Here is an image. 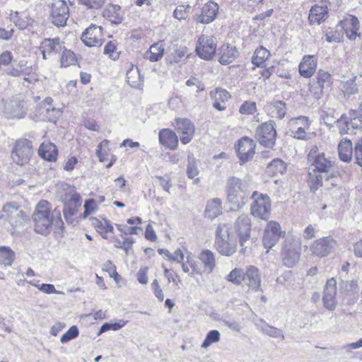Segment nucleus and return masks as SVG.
<instances>
[{
    "label": "nucleus",
    "mask_w": 362,
    "mask_h": 362,
    "mask_svg": "<svg viewBox=\"0 0 362 362\" xmlns=\"http://www.w3.org/2000/svg\"><path fill=\"white\" fill-rule=\"evenodd\" d=\"M226 193L230 209L236 211L248 202L250 192L246 182L240 178L230 177L227 181Z\"/></svg>",
    "instance_id": "f257e3e1"
},
{
    "label": "nucleus",
    "mask_w": 362,
    "mask_h": 362,
    "mask_svg": "<svg viewBox=\"0 0 362 362\" xmlns=\"http://www.w3.org/2000/svg\"><path fill=\"white\" fill-rule=\"evenodd\" d=\"M214 247L218 252L226 257H230L237 250V239L231 233L230 227L226 223L217 226L215 232Z\"/></svg>",
    "instance_id": "f03ea898"
},
{
    "label": "nucleus",
    "mask_w": 362,
    "mask_h": 362,
    "mask_svg": "<svg viewBox=\"0 0 362 362\" xmlns=\"http://www.w3.org/2000/svg\"><path fill=\"white\" fill-rule=\"evenodd\" d=\"M33 218L37 233H49L54 221L50 204L46 200H41L36 206Z\"/></svg>",
    "instance_id": "7ed1b4c3"
},
{
    "label": "nucleus",
    "mask_w": 362,
    "mask_h": 362,
    "mask_svg": "<svg viewBox=\"0 0 362 362\" xmlns=\"http://www.w3.org/2000/svg\"><path fill=\"white\" fill-rule=\"evenodd\" d=\"M282 262L288 268L296 266L301 256V241L294 235H288L281 245Z\"/></svg>",
    "instance_id": "20e7f679"
},
{
    "label": "nucleus",
    "mask_w": 362,
    "mask_h": 362,
    "mask_svg": "<svg viewBox=\"0 0 362 362\" xmlns=\"http://www.w3.org/2000/svg\"><path fill=\"white\" fill-rule=\"evenodd\" d=\"M49 8L50 21L57 27H64L69 17V8L65 0H51L46 3Z\"/></svg>",
    "instance_id": "39448f33"
},
{
    "label": "nucleus",
    "mask_w": 362,
    "mask_h": 362,
    "mask_svg": "<svg viewBox=\"0 0 362 362\" xmlns=\"http://www.w3.org/2000/svg\"><path fill=\"white\" fill-rule=\"evenodd\" d=\"M251 199L253 200L251 204V214L260 219H268L271 210L269 197L255 191L252 193Z\"/></svg>",
    "instance_id": "423d86ee"
},
{
    "label": "nucleus",
    "mask_w": 362,
    "mask_h": 362,
    "mask_svg": "<svg viewBox=\"0 0 362 362\" xmlns=\"http://www.w3.org/2000/svg\"><path fill=\"white\" fill-rule=\"evenodd\" d=\"M33 153L32 141L21 139L16 141L11 156L14 163L23 165L29 162Z\"/></svg>",
    "instance_id": "0eeeda50"
},
{
    "label": "nucleus",
    "mask_w": 362,
    "mask_h": 362,
    "mask_svg": "<svg viewBox=\"0 0 362 362\" xmlns=\"http://www.w3.org/2000/svg\"><path fill=\"white\" fill-rule=\"evenodd\" d=\"M308 158L310 161H313V165H315L317 171L325 173L326 181L338 176V172L328 174L329 169L332 167V162L325 157L324 153H318L316 146L311 148Z\"/></svg>",
    "instance_id": "6e6552de"
},
{
    "label": "nucleus",
    "mask_w": 362,
    "mask_h": 362,
    "mask_svg": "<svg viewBox=\"0 0 362 362\" xmlns=\"http://www.w3.org/2000/svg\"><path fill=\"white\" fill-rule=\"evenodd\" d=\"M235 229L239 237V243L241 247L240 252L245 255L248 252L247 247L245 243L249 240L251 231L250 218L247 215L242 214L235 223Z\"/></svg>",
    "instance_id": "1a4fd4ad"
},
{
    "label": "nucleus",
    "mask_w": 362,
    "mask_h": 362,
    "mask_svg": "<svg viewBox=\"0 0 362 362\" xmlns=\"http://www.w3.org/2000/svg\"><path fill=\"white\" fill-rule=\"evenodd\" d=\"M216 50V39L213 36L202 35L196 47L197 54L203 59L209 60Z\"/></svg>",
    "instance_id": "9d476101"
},
{
    "label": "nucleus",
    "mask_w": 362,
    "mask_h": 362,
    "mask_svg": "<svg viewBox=\"0 0 362 362\" xmlns=\"http://www.w3.org/2000/svg\"><path fill=\"white\" fill-rule=\"evenodd\" d=\"M276 135L274 122L270 120L257 128L255 137L261 145L272 147L275 143Z\"/></svg>",
    "instance_id": "9b49d317"
},
{
    "label": "nucleus",
    "mask_w": 362,
    "mask_h": 362,
    "mask_svg": "<svg viewBox=\"0 0 362 362\" xmlns=\"http://www.w3.org/2000/svg\"><path fill=\"white\" fill-rule=\"evenodd\" d=\"M0 217L8 221L13 228L21 226L23 221L26 219V216L23 210L11 203L4 206Z\"/></svg>",
    "instance_id": "f8f14e48"
},
{
    "label": "nucleus",
    "mask_w": 362,
    "mask_h": 362,
    "mask_svg": "<svg viewBox=\"0 0 362 362\" xmlns=\"http://www.w3.org/2000/svg\"><path fill=\"white\" fill-rule=\"evenodd\" d=\"M64 42L59 37L44 39L39 47L42 54V59L46 60L60 54Z\"/></svg>",
    "instance_id": "ddd939ff"
},
{
    "label": "nucleus",
    "mask_w": 362,
    "mask_h": 362,
    "mask_svg": "<svg viewBox=\"0 0 362 362\" xmlns=\"http://www.w3.org/2000/svg\"><path fill=\"white\" fill-rule=\"evenodd\" d=\"M27 107L23 100L9 99L4 103V114L9 119H21L25 117Z\"/></svg>",
    "instance_id": "4468645a"
},
{
    "label": "nucleus",
    "mask_w": 362,
    "mask_h": 362,
    "mask_svg": "<svg viewBox=\"0 0 362 362\" xmlns=\"http://www.w3.org/2000/svg\"><path fill=\"white\" fill-rule=\"evenodd\" d=\"M310 122L308 117L305 116L293 117L288 122V126L292 136L300 140L307 139L305 131L310 128Z\"/></svg>",
    "instance_id": "2eb2a0df"
},
{
    "label": "nucleus",
    "mask_w": 362,
    "mask_h": 362,
    "mask_svg": "<svg viewBox=\"0 0 362 362\" xmlns=\"http://www.w3.org/2000/svg\"><path fill=\"white\" fill-rule=\"evenodd\" d=\"M283 234L284 232L281 230V228L277 222L269 221L264 229L262 238L264 247L271 249L276 244Z\"/></svg>",
    "instance_id": "dca6fc26"
},
{
    "label": "nucleus",
    "mask_w": 362,
    "mask_h": 362,
    "mask_svg": "<svg viewBox=\"0 0 362 362\" xmlns=\"http://www.w3.org/2000/svg\"><path fill=\"white\" fill-rule=\"evenodd\" d=\"M337 246V241L328 236L315 240L310 246V250L317 256L325 257L333 252Z\"/></svg>",
    "instance_id": "f3484780"
},
{
    "label": "nucleus",
    "mask_w": 362,
    "mask_h": 362,
    "mask_svg": "<svg viewBox=\"0 0 362 362\" xmlns=\"http://www.w3.org/2000/svg\"><path fill=\"white\" fill-rule=\"evenodd\" d=\"M344 30L345 35L350 40H354L362 34L358 33L360 23L358 19L351 14H346L338 24Z\"/></svg>",
    "instance_id": "a211bd4d"
},
{
    "label": "nucleus",
    "mask_w": 362,
    "mask_h": 362,
    "mask_svg": "<svg viewBox=\"0 0 362 362\" xmlns=\"http://www.w3.org/2000/svg\"><path fill=\"white\" fill-rule=\"evenodd\" d=\"M337 281L334 278L327 280L322 296V303L324 307L330 310H334L337 305Z\"/></svg>",
    "instance_id": "6ab92c4d"
},
{
    "label": "nucleus",
    "mask_w": 362,
    "mask_h": 362,
    "mask_svg": "<svg viewBox=\"0 0 362 362\" xmlns=\"http://www.w3.org/2000/svg\"><path fill=\"white\" fill-rule=\"evenodd\" d=\"M102 27L90 25L83 33L81 40L88 47H99L102 45Z\"/></svg>",
    "instance_id": "aec40b11"
},
{
    "label": "nucleus",
    "mask_w": 362,
    "mask_h": 362,
    "mask_svg": "<svg viewBox=\"0 0 362 362\" xmlns=\"http://www.w3.org/2000/svg\"><path fill=\"white\" fill-rule=\"evenodd\" d=\"M255 144L252 139L248 137L242 138L238 144L237 154L241 164L251 160L255 154Z\"/></svg>",
    "instance_id": "412c9836"
},
{
    "label": "nucleus",
    "mask_w": 362,
    "mask_h": 362,
    "mask_svg": "<svg viewBox=\"0 0 362 362\" xmlns=\"http://www.w3.org/2000/svg\"><path fill=\"white\" fill-rule=\"evenodd\" d=\"M337 122L341 134H356V130L362 129L361 119L348 117L346 115H342Z\"/></svg>",
    "instance_id": "4be33fe9"
},
{
    "label": "nucleus",
    "mask_w": 362,
    "mask_h": 362,
    "mask_svg": "<svg viewBox=\"0 0 362 362\" xmlns=\"http://www.w3.org/2000/svg\"><path fill=\"white\" fill-rule=\"evenodd\" d=\"M175 128L177 132L182 134L180 141L182 144L189 143L194 134V125L188 119L178 118L175 120Z\"/></svg>",
    "instance_id": "5701e85b"
},
{
    "label": "nucleus",
    "mask_w": 362,
    "mask_h": 362,
    "mask_svg": "<svg viewBox=\"0 0 362 362\" xmlns=\"http://www.w3.org/2000/svg\"><path fill=\"white\" fill-rule=\"evenodd\" d=\"M219 6L214 1H209L202 8L201 14L199 15L196 21L202 24H208L214 21L216 17Z\"/></svg>",
    "instance_id": "b1692460"
},
{
    "label": "nucleus",
    "mask_w": 362,
    "mask_h": 362,
    "mask_svg": "<svg viewBox=\"0 0 362 362\" xmlns=\"http://www.w3.org/2000/svg\"><path fill=\"white\" fill-rule=\"evenodd\" d=\"M317 59L315 55H305L298 66L299 74L304 78H309L316 71Z\"/></svg>",
    "instance_id": "393cba45"
},
{
    "label": "nucleus",
    "mask_w": 362,
    "mask_h": 362,
    "mask_svg": "<svg viewBox=\"0 0 362 362\" xmlns=\"http://www.w3.org/2000/svg\"><path fill=\"white\" fill-rule=\"evenodd\" d=\"M243 281L252 289L257 291L260 288L261 279L259 270L254 266H250L244 272Z\"/></svg>",
    "instance_id": "a878e982"
},
{
    "label": "nucleus",
    "mask_w": 362,
    "mask_h": 362,
    "mask_svg": "<svg viewBox=\"0 0 362 362\" xmlns=\"http://www.w3.org/2000/svg\"><path fill=\"white\" fill-rule=\"evenodd\" d=\"M159 142L165 148L175 150L178 145V138L176 134L169 129H163L159 132Z\"/></svg>",
    "instance_id": "bb28decb"
},
{
    "label": "nucleus",
    "mask_w": 362,
    "mask_h": 362,
    "mask_svg": "<svg viewBox=\"0 0 362 362\" xmlns=\"http://www.w3.org/2000/svg\"><path fill=\"white\" fill-rule=\"evenodd\" d=\"M103 16L112 23L119 24L123 21L124 12L119 5L108 4L103 11Z\"/></svg>",
    "instance_id": "cd10ccee"
},
{
    "label": "nucleus",
    "mask_w": 362,
    "mask_h": 362,
    "mask_svg": "<svg viewBox=\"0 0 362 362\" xmlns=\"http://www.w3.org/2000/svg\"><path fill=\"white\" fill-rule=\"evenodd\" d=\"M198 259L203 267L202 273L210 274L214 271L216 265V261L213 252L209 250H204L199 253Z\"/></svg>",
    "instance_id": "c85d7f7f"
},
{
    "label": "nucleus",
    "mask_w": 362,
    "mask_h": 362,
    "mask_svg": "<svg viewBox=\"0 0 362 362\" xmlns=\"http://www.w3.org/2000/svg\"><path fill=\"white\" fill-rule=\"evenodd\" d=\"M11 21L21 30H24L32 24L33 20L28 11H13L9 14Z\"/></svg>",
    "instance_id": "c756f323"
},
{
    "label": "nucleus",
    "mask_w": 362,
    "mask_h": 362,
    "mask_svg": "<svg viewBox=\"0 0 362 362\" xmlns=\"http://www.w3.org/2000/svg\"><path fill=\"white\" fill-rule=\"evenodd\" d=\"M328 17V8L327 6L314 5L310 10L308 16L309 22L311 24L320 25Z\"/></svg>",
    "instance_id": "7c9ffc66"
},
{
    "label": "nucleus",
    "mask_w": 362,
    "mask_h": 362,
    "mask_svg": "<svg viewBox=\"0 0 362 362\" xmlns=\"http://www.w3.org/2000/svg\"><path fill=\"white\" fill-rule=\"evenodd\" d=\"M39 156L48 161H56L58 156V149L54 144L50 141L42 143L38 149Z\"/></svg>",
    "instance_id": "2f4dec72"
},
{
    "label": "nucleus",
    "mask_w": 362,
    "mask_h": 362,
    "mask_svg": "<svg viewBox=\"0 0 362 362\" xmlns=\"http://www.w3.org/2000/svg\"><path fill=\"white\" fill-rule=\"evenodd\" d=\"M218 61L221 64L231 63L237 57L238 51L234 46L226 44L223 45L219 49Z\"/></svg>",
    "instance_id": "473e14b6"
},
{
    "label": "nucleus",
    "mask_w": 362,
    "mask_h": 362,
    "mask_svg": "<svg viewBox=\"0 0 362 362\" xmlns=\"http://www.w3.org/2000/svg\"><path fill=\"white\" fill-rule=\"evenodd\" d=\"M164 51L165 43L163 41H158L153 44L145 52L144 58L153 62H158L163 57Z\"/></svg>",
    "instance_id": "72a5a7b5"
},
{
    "label": "nucleus",
    "mask_w": 362,
    "mask_h": 362,
    "mask_svg": "<svg viewBox=\"0 0 362 362\" xmlns=\"http://www.w3.org/2000/svg\"><path fill=\"white\" fill-rule=\"evenodd\" d=\"M222 212V202L218 198H214L209 200L206 203L204 211L205 217L214 219Z\"/></svg>",
    "instance_id": "f704fd0d"
},
{
    "label": "nucleus",
    "mask_w": 362,
    "mask_h": 362,
    "mask_svg": "<svg viewBox=\"0 0 362 362\" xmlns=\"http://www.w3.org/2000/svg\"><path fill=\"white\" fill-rule=\"evenodd\" d=\"M127 82L134 88L140 89L144 84V79L140 74L137 66L132 65L131 68L127 71Z\"/></svg>",
    "instance_id": "c9c22d12"
},
{
    "label": "nucleus",
    "mask_w": 362,
    "mask_h": 362,
    "mask_svg": "<svg viewBox=\"0 0 362 362\" xmlns=\"http://www.w3.org/2000/svg\"><path fill=\"white\" fill-rule=\"evenodd\" d=\"M335 109L332 106L330 101H326L321 107L320 118L327 126H331L336 122Z\"/></svg>",
    "instance_id": "e433bc0d"
},
{
    "label": "nucleus",
    "mask_w": 362,
    "mask_h": 362,
    "mask_svg": "<svg viewBox=\"0 0 362 362\" xmlns=\"http://www.w3.org/2000/svg\"><path fill=\"white\" fill-rule=\"evenodd\" d=\"M266 108L272 117L279 119L284 118L286 112V103L281 100L271 102Z\"/></svg>",
    "instance_id": "4c0bfd02"
},
{
    "label": "nucleus",
    "mask_w": 362,
    "mask_h": 362,
    "mask_svg": "<svg viewBox=\"0 0 362 362\" xmlns=\"http://www.w3.org/2000/svg\"><path fill=\"white\" fill-rule=\"evenodd\" d=\"M286 170V163L281 159H274L266 168L267 173L272 177L283 175Z\"/></svg>",
    "instance_id": "58836bf2"
},
{
    "label": "nucleus",
    "mask_w": 362,
    "mask_h": 362,
    "mask_svg": "<svg viewBox=\"0 0 362 362\" xmlns=\"http://www.w3.org/2000/svg\"><path fill=\"white\" fill-rule=\"evenodd\" d=\"M338 152L340 159L344 162H349L352 158L353 148L350 140L341 141L338 145Z\"/></svg>",
    "instance_id": "ea45409f"
},
{
    "label": "nucleus",
    "mask_w": 362,
    "mask_h": 362,
    "mask_svg": "<svg viewBox=\"0 0 362 362\" xmlns=\"http://www.w3.org/2000/svg\"><path fill=\"white\" fill-rule=\"evenodd\" d=\"M66 206L78 208L81 205V197L74 187H69L65 194Z\"/></svg>",
    "instance_id": "a19ab883"
},
{
    "label": "nucleus",
    "mask_w": 362,
    "mask_h": 362,
    "mask_svg": "<svg viewBox=\"0 0 362 362\" xmlns=\"http://www.w3.org/2000/svg\"><path fill=\"white\" fill-rule=\"evenodd\" d=\"M60 54V62L62 66L67 67L76 64L77 59L76 54L71 49H68L64 46Z\"/></svg>",
    "instance_id": "79ce46f5"
},
{
    "label": "nucleus",
    "mask_w": 362,
    "mask_h": 362,
    "mask_svg": "<svg viewBox=\"0 0 362 362\" xmlns=\"http://www.w3.org/2000/svg\"><path fill=\"white\" fill-rule=\"evenodd\" d=\"M270 56L269 51L265 47L260 46L257 48L252 57V62L257 66H259L264 64V62Z\"/></svg>",
    "instance_id": "37998d69"
},
{
    "label": "nucleus",
    "mask_w": 362,
    "mask_h": 362,
    "mask_svg": "<svg viewBox=\"0 0 362 362\" xmlns=\"http://www.w3.org/2000/svg\"><path fill=\"white\" fill-rule=\"evenodd\" d=\"M15 259L14 252L8 247H0V264L11 266Z\"/></svg>",
    "instance_id": "c03bdc74"
},
{
    "label": "nucleus",
    "mask_w": 362,
    "mask_h": 362,
    "mask_svg": "<svg viewBox=\"0 0 362 362\" xmlns=\"http://www.w3.org/2000/svg\"><path fill=\"white\" fill-rule=\"evenodd\" d=\"M356 77H353L346 81L341 82V90L345 98H349L351 95L358 93V87L356 83Z\"/></svg>",
    "instance_id": "a18cd8bd"
},
{
    "label": "nucleus",
    "mask_w": 362,
    "mask_h": 362,
    "mask_svg": "<svg viewBox=\"0 0 362 362\" xmlns=\"http://www.w3.org/2000/svg\"><path fill=\"white\" fill-rule=\"evenodd\" d=\"M316 79V85L319 86L320 87L324 89H327L330 88L332 84L331 74L329 72L322 69L319 70V71L317 72Z\"/></svg>",
    "instance_id": "49530a36"
},
{
    "label": "nucleus",
    "mask_w": 362,
    "mask_h": 362,
    "mask_svg": "<svg viewBox=\"0 0 362 362\" xmlns=\"http://www.w3.org/2000/svg\"><path fill=\"white\" fill-rule=\"evenodd\" d=\"M92 226L96 229L99 233H104L105 232H112L113 226L110 221L107 219H103V221L96 218H92Z\"/></svg>",
    "instance_id": "de8ad7c7"
},
{
    "label": "nucleus",
    "mask_w": 362,
    "mask_h": 362,
    "mask_svg": "<svg viewBox=\"0 0 362 362\" xmlns=\"http://www.w3.org/2000/svg\"><path fill=\"white\" fill-rule=\"evenodd\" d=\"M197 160L194 155L189 153L187 156V175L189 179H193L199 175Z\"/></svg>",
    "instance_id": "09e8293b"
},
{
    "label": "nucleus",
    "mask_w": 362,
    "mask_h": 362,
    "mask_svg": "<svg viewBox=\"0 0 362 362\" xmlns=\"http://www.w3.org/2000/svg\"><path fill=\"white\" fill-rule=\"evenodd\" d=\"M262 333L274 338H284L282 331L276 327L270 326L269 325L263 322V325L259 327Z\"/></svg>",
    "instance_id": "8fccbe9b"
},
{
    "label": "nucleus",
    "mask_w": 362,
    "mask_h": 362,
    "mask_svg": "<svg viewBox=\"0 0 362 362\" xmlns=\"http://www.w3.org/2000/svg\"><path fill=\"white\" fill-rule=\"evenodd\" d=\"M244 279V272L243 269L239 268L233 269L226 276V279L235 284L240 285L243 281Z\"/></svg>",
    "instance_id": "3c124183"
},
{
    "label": "nucleus",
    "mask_w": 362,
    "mask_h": 362,
    "mask_svg": "<svg viewBox=\"0 0 362 362\" xmlns=\"http://www.w3.org/2000/svg\"><path fill=\"white\" fill-rule=\"evenodd\" d=\"M184 257L185 256L182 250L180 249H177L173 253H171L170 261L181 263L183 272L185 273H189L190 269H189L188 266L185 262H183Z\"/></svg>",
    "instance_id": "603ef678"
},
{
    "label": "nucleus",
    "mask_w": 362,
    "mask_h": 362,
    "mask_svg": "<svg viewBox=\"0 0 362 362\" xmlns=\"http://www.w3.org/2000/svg\"><path fill=\"white\" fill-rule=\"evenodd\" d=\"M219 340H220V333L218 331H217V330L209 331L207 333L206 337L204 341H203V343L202 344L201 346L202 348L206 349V348L209 347L211 344L218 342Z\"/></svg>",
    "instance_id": "864d4df0"
},
{
    "label": "nucleus",
    "mask_w": 362,
    "mask_h": 362,
    "mask_svg": "<svg viewBox=\"0 0 362 362\" xmlns=\"http://www.w3.org/2000/svg\"><path fill=\"white\" fill-rule=\"evenodd\" d=\"M190 8L191 6L189 5L187 6L180 5L174 11L173 16L179 21L186 19L189 16Z\"/></svg>",
    "instance_id": "5fc2aeb1"
},
{
    "label": "nucleus",
    "mask_w": 362,
    "mask_h": 362,
    "mask_svg": "<svg viewBox=\"0 0 362 362\" xmlns=\"http://www.w3.org/2000/svg\"><path fill=\"white\" fill-rule=\"evenodd\" d=\"M211 95L214 100L225 103L230 98L229 93L223 88H216L214 93H211Z\"/></svg>",
    "instance_id": "6e6d98bb"
},
{
    "label": "nucleus",
    "mask_w": 362,
    "mask_h": 362,
    "mask_svg": "<svg viewBox=\"0 0 362 362\" xmlns=\"http://www.w3.org/2000/svg\"><path fill=\"white\" fill-rule=\"evenodd\" d=\"M257 111L256 103L252 101H245L240 107L239 112L242 115H252Z\"/></svg>",
    "instance_id": "4d7b16f0"
},
{
    "label": "nucleus",
    "mask_w": 362,
    "mask_h": 362,
    "mask_svg": "<svg viewBox=\"0 0 362 362\" xmlns=\"http://www.w3.org/2000/svg\"><path fill=\"white\" fill-rule=\"evenodd\" d=\"M79 332L76 326H71L68 331H66L60 339L62 343L68 342L78 336Z\"/></svg>",
    "instance_id": "13d9d810"
},
{
    "label": "nucleus",
    "mask_w": 362,
    "mask_h": 362,
    "mask_svg": "<svg viewBox=\"0 0 362 362\" xmlns=\"http://www.w3.org/2000/svg\"><path fill=\"white\" fill-rule=\"evenodd\" d=\"M326 41L328 42H339L342 38L341 32L329 28L325 34Z\"/></svg>",
    "instance_id": "bf43d9fd"
},
{
    "label": "nucleus",
    "mask_w": 362,
    "mask_h": 362,
    "mask_svg": "<svg viewBox=\"0 0 362 362\" xmlns=\"http://www.w3.org/2000/svg\"><path fill=\"white\" fill-rule=\"evenodd\" d=\"M104 54L108 55L112 59H117L119 58V52L117 51L115 44L110 41L104 47Z\"/></svg>",
    "instance_id": "052dcab7"
},
{
    "label": "nucleus",
    "mask_w": 362,
    "mask_h": 362,
    "mask_svg": "<svg viewBox=\"0 0 362 362\" xmlns=\"http://www.w3.org/2000/svg\"><path fill=\"white\" fill-rule=\"evenodd\" d=\"M310 180H309V185L310 189L313 192L317 190L322 185V176L321 175H312L310 173Z\"/></svg>",
    "instance_id": "680f3d73"
},
{
    "label": "nucleus",
    "mask_w": 362,
    "mask_h": 362,
    "mask_svg": "<svg viewBox=\"0 0 362 362\" xmlns=\"http://www.w3.org/2000/svg\"><path fill=\"white\" fill-rule=\"evenodd\" d=\"M187 53V48L185 46L176 45L174 49V54L173 61L175 63L180 62L181 59L185 56Z\"/></svg>",
    "instance_id": "e2e57ef3"
},
{
    "label": "nucleus",
    "mask_w": 362,
    "mask_h": 362,
    "mask_svg": "<svg viewBox=\"0 0 362 362\" xmlns=\"http://www.w3.org/2000/svg\"><path fill=\"white\" fill-rule=\"evenodd\" d=\"M79 2L88 8L98 9L101 8L106 0H78Z\"/></svg>",
    "instance_id": "0e129e2a"
},
{
    "label": "nucleus",
    "mask_w": 362,
    "mask_h": 362,
    "mask_svg": "<svg viewBox=\"0 0 362 362\" xmlns=\"http://www.w3.org/2000/svg\"><path fill=\"white\" fill-rule=\"evenodd\" d=\"M30 284L37 287L40 291L50 294V293H61V292L57 291L52 284H42L41 285L35 284L33 281L30 282Z\"/></svg>",
    "instance_id": "69168bd1"
},
{
    "label": "nucleus",
    "mask_w": 362,
    "mask_h": 362,
    "mask_svg": "<svg viewBox=\"0 0 362 362\" xmlns=\"http://www.w3.org/2000/svg\"><path fill=\"white\" fill-rule=\"evenodd\" d=\"M185 263L188 266L189 269V268L191 269V270H192L190 272L191 275L202 274V270L198 267L196 262L194 261V259L192 257L187 256L186 262H185Z\"/></svg>",
    "instance_id": "338daca9"
},
{
    "label": "nucleus",
    "mask_w": 362,
    "mask_h": 362,
    "mask_svg": "<svg viewBox=\"0 0 362 362\" xmlns=\"http://www.w3.org/2000/svg\"><path fill=\"white\" fill-rule=\"evenodd\" d=\"M109 273L110 277H113L116 282L119 281V276L116 271V267L112 264V261L107 260L105 264V269Z\"/></svg>",
    "instance_id": "774afa93"
}]
</instances>
